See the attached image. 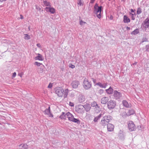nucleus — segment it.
<instances>
[{"instance_id":"19","label":"nucleus","mask_w":149,"mask_h":149,"mask_svg":"<svg viewBox=\"0 0 149 149\" xmlns=\"http://www.w3.org/2000/svg\"><path fill=\"white\" fill-rule=\"evenodd\" d=\"M37 54L38 55V56L35 57V60H38L41 61H43L44 59V58L42 55L39 54Z\"/></svg>"},{"instance_id":"27","label":"nucleus","mask_w":149,"mask_h":149,"mask_svg":"<svg viewBox=\"0 0 149 149\" xmlns=\"http://www.w3.org/2000/svg\"><path fill=\"white\" fill-rule=\"evenodd\" d=\"M101 114H100L98 116H97V117H95L94 119V122H97V121L101 117Z\"/></svg>"},{"instance_id":"1","label":"nucleus","mask_w":149,"mask_h":149,"mask_svg":"<svg viewBox=\"0 0 149 149\" xmlns=\"http://www.w3.org/2000/svg\"><path fill=\"white\" fill-rule=\"evenodd\" d=\"M68 89H63L61 87H57L55 89L56 93L59 97H63L64 98L67 97L69 93Z\"/></svg>"},{"instance_id":"10","label":"nucleus","mask_w":149,"mask_h":149,"mask_svg":"<svg viewBox=\"0 0 149 149\" xmlns=\"http://www.w3.org/2000/svg\"><path fill=\"white\" fill-rule=\"evenodd\" d=\"M113 95L116 99H119L121 96V93L117 91H114Z\"/></svg>"},{"instance_id":"13","label":"nucleus","mask_w":149,"mask_h":149,"mask_svg":"<svg viewBox=\"0 0 149 149\" xmlns=\"http://www.w3.org/2000/svg\"><path fill=\"white\" fill-rule=\"evenodd\" d=\"M142 24L145 28H148L149 26V18H146L143 23Z\"/></svg>"},{"instance_id":"18","label":"nucleus","mask_w":149,"mask_h":149,"mask_svg":"<svg viewBox=\"0 0 149 149\" xmlns=\"http://www.w3.org/2000/svg\"><path fill=\"white\" fill-rule=\"evenodd\" d=\"M84 108L85 109L86 111H89L91 108V107L90 104H86L84 106Z\"/></svg>"},{"instance_id":"26","label":"nucleus","mask_w":149,"mask_h":149,"mask_svg":"<svg viewBox=\"0 0 149 149\" xmlns=\"http://www.w3.org/2000/svg\"><path fill=\"white\" fill-rule=\"evenodd\" d=\"M139 30L138 29H136L132 31L131 34L132 35H136L139 33Z\"/></svg>"},{"instance_id":"22","label":"nucleus","mask_w":149,"mask_h":149,"mask_svg":"<svg viewBox=\"0 0 149 149\" xmlns=\"http://www.w3.org/2000/svg\"><path fill=\"white\" fill-rule=\"evenodd\" d=\"M113 90L110 86L109 88L106 90V92L109 94H111L113 92Z\"/></svg>"},{"instance_id":"35","label":"nucleus","mask_w":149,"mask_h":149,"mask_svg":"<svg viewBox=\"0 0 149 149\" xmlns=\"http://www.w3.org/2000/svg\"><path fill=\"white\" fill-rule=\"evenodd\" d=\"M69 67L72 68H74L75 66L74 65L71 64L70 65Z\"/></svg>"},{"instance_id":"48","label":"nucleus","mask_w":149,"mask_h":149,"mask_svg":"<svg viewBox=\"0 0 149 149\" xmlns=\"http://www.w3.org/2000/svg\"><path fill=\"white\" fill-rule=\"evenodd\" d=\"M95 0H91V2L92 3H93L94 2Z\"/></svg>"},{"instance_id":"41","label":"nucleus","mask_w":149,"mask_h":149,"mask_svg":"<svg viewBox=\"0 0 149 149\" xmlns=\"http://www.w3.org/2000/svg\"><path fill=\"white\" fill-rule=\"evenodd\" d=\"M146 47L147 49V50L148 51H149V45H146Z\"/></svg>"},{"instance_id":"39","label":"nucleus","mask_w":149,"mask_h":149,"mask_svg":"<svg viewBox=\"0 0 149 149\" xmlns=\"http://www.w3.org/2000/svg\"><path fill=\"white\" fill-rule=\"evenodd\" d=\"M23 73H19L18 74V75L19 76L21 77H22Z\"/></svg>"},{"instance_id":"23","label":"nucleus","mask_w":149,"mask_h":149,"mask_svg":"<svg viewBox=\"0 0 149 149\" xmlns=\"http://www.w3.org/2000/svg\"><path fill=\"white\" fill-rule=\"evenodd\" d=\"M96 85L99 86L100 87L102 88H105L107 86V84H102L100 82H98L96 83Z\"/></svg>"},{"instance_id":"12","label":"nucleus","mask_w":149,"mask_h":149,"mask_svg":"<svg viewBox=\"0 0 149 149\" xmlns=\"http://www.w3.org/2000/svg\"><path fill=\"white\" fill-rule=\"evenodd\" d=\"M114 126L111 123H108L107 125V129L108 131L109 132L113 131L114 129Z\"/></svg>"},{"instance_id":"3","label":"nucleus","mask_w":149,"mask_h":149,"mask_svg":"<svg viewBox=\"0 0 149 149\" xmlns=\"http://www.w3.org/2000/svg\"><path fill=\"white\" fill-rule=\"evenodd\" d=\"M111 120V117L110 116H105L102 119L100 124L102 126H105L107 123H109Z\"/></svg>"},{"instance_id":"4","label":"nucleus","mask_w":149,"mask_h":149,"mask_svg":"<svg viewBox=\"0 0 149 149\" xmlns=\"http://www.w3.org/2000/svg\"><path fill=\"white\" fill-rule=\"evenodd\" d=\"M66 115L69 121L77 123H80L79 120L74 118L73 115L69 112L67 113Z\"/></svg>"},{"instance_id":"34","label":"nucleus","mask_w":149,"mask_h":149,"mask_svg":"<svg viewBox=\"0 0 149 149\" xmlns=\"http://www.w3.org/2000/svg\"><path fill=\"white\" fill-rule=\"evenodd\" d=\"M78 4L80 6H81L82 4V3L81 0H78Z\"/></svg>"},{"instance_id":"33","label":"nucleus","mask_w":149,"mask_h":149,"mask_svg":"<svg viewBox=\"0 0 149 149\" xmlns=\"http://www.w3.org/2000/svg\"><path fill=\"white\" fill-rule=\"evenodd\" d=\"M35 64L36 65H37L38 66H40L42 64V63H39L38 62H36L35 63Z\"/></svg>"},{"instance_id":"38","label":"nucleus","mask_w":149,"mask_h":149,"mask_svg":"<svg viewBox=\"0 0 149 149\" xmlns=\"http://www.w3.org/2000/svg\"><path fill=\"white\" fill-rule=\"evenodd\" d=\"M69 105L71 107H73L74 106V104L73 102H70Z\"/></svg>"},{"instance_id":"14","label":"nucleus","mask_w":149,"mask_h":149,"mask_svg":"<svg viewBox=\"0 0 149 149\" xmlns=\"http://www.w3.org/2000/svg\"><path fill=\"white\" fill-rule=\"evenodd\" d=\"M28 146L26 143H22L19 146V149H28Z\"/></svg>"},{"instance_id":"43","label":"nucleus","mask_w":149,"mask_h":149,"mask_svg":"<svg viewBox=\"0 0 149 149\" xmlns=\"http://www.w3.org/2000/svg\"><path fill=\"white\" fill-rule=\"evenodd\" d=\"M49 116H50V117H53V116L52 114H51L50 113H49Z\"/></svg>"},{"instance_id":"9","label":"nucleus","mask_w":149,"mask_h":149,"mask_svg":"<svg viewBox=\"0 0 149 149\" xmlns=\"http://www.w3.org/2000/svg\"><path fill=\"white\" fill-rule=\"evenodd\" d=\"M45 9L47 12H50L51 13L54 14L55 12V9L51 6L46 7Z\"/></svg>"},{"instance_id":"20","label":"nucleus","mask_w":149,"mask_h":149,"mask_svg":"<svg viewBox=\"0 0 149 149\" xmlns=\"http://www.w3.org/2000/svg\"><path fill=\"white\" fill-rule=\"evenodd\" d=\"M67 113H65V112H62L61 115L60 116V118L62 120H66L67 118V115H66Z\"/></svg>"},{"instance_id":"2","label":"nucleus","mask_w":149,"mask_h":149,"mask_svg":"<svg viewBox=\"0 0 149 149\" xmlns=\"http://www.w3.org/2000/svg\"><path fill=\"white\" fill-rule=\"evenodd\" d=\"M102 7L98 6L97 4H95L94 6V13L97 15V17L100 19L102 16L101 10Z\"/></svg>"},{"instance_id":"15","label":"nucleus","mask_w":149,"mask_h":149,"mask_svg":"<svg viewBox=\"0 0 149 149\" xmlns=\"http://www.w3.org/2000/svg\"><path fill=\"white\" fill-rule=\"evenodd\" d=\"M135 113V111L133 109H130L128 110V112L126 113V115L127 116H129L134 114Z\"/></svg>"},{"instance_id":"42","label":"nucleus","mask_w":149,"mask_h":149,"mask_svg":"<svg viewBox=\"0 0 149 149\" xmlns=\"http://www.w3.org/2000/svg\"><path fill=\"white\" fill-rule=\"evenodd\" d=\"M20 19H23V17L22 15H20Z\"/></svg>"},{"instance_id":"11","label":"nucleus","mask_w":149,"mask_h":149,"mask_svg":"<svg viewBox=\"0 0 149 149\" xmlns=\"http://www.w3.org/2000/svg\"><path fill=\"white\" fill-rule=\"evenodd\" d=\"M83 108L84 106L82 105H79L76 107V111L79 113H81L83 111Z\"/></svg>"},{"instance_id":"46","label":"nucleus","mask_w":149,"mask_h":149,"mask_svg":"<svg viewBox=\"0 0 149 149\" xmlns=\"http://www.w3.org/2000/svg\"><path fill=\"white\" fill-rule=\"evenodd\" d=\"M131 11L132 12L134 13V10L132 9H131Z\"/></svg>"},{"instance_id":"21","label":"nucleus","mask_w":149,"mask_h":149,"mask_svg":"<svg viewBox=\"0 0 149 149\" xmlns=\"http://www.w3.org/2000/svg\"><path fill=\"white\" fill-rule=\"evenodd\" d=\"M123 21L124 23H128L130 22V19L127 16L125 15L123 17Z\"/></svg>"},{"instance_id":"40","label":"nucleus","mask_w":149,"mask_h":149,"mask_svg":"<svg viewBox=\"0 0 149 149\" xmlns=\"http://www.w3.org/2000/svg\"><path fill=\"white\" fill-rule=\"evenodd\" d=\"M36 45H37V46L39 48H41V45L40 44V43H38V44H37Z\"/></svg>"},{"instance_id":"24","label":"nucleus","mask_w":149,"mask_h":149,"mask_svg":"<svg viewBox=\"0 0 149 149\" xmlns=\"http://www.w3.org/2000/svg\"><path fill=\"white\" fill-rule=\"evenodd\" d=\"M43 3L44 5L47 7L51 6L50 5V3L49 2H47V1H43Z\"/></svg>"},{"instance_id":"47","label":"nucleus","mask_w":149,"mask_h":149,"mask_svg":"<svg viewBox=\"0 0 149 149\" xmlns=\"http://www.w3.org/2000/svg\"><path fill=\"white\" fill-rule=\"evenodd\" d=\"M126 29H127V30H130V28L128 27V26H127L126 27Z\"/></svg>"},{"instance_id":"29","label":"nucleus","mask_w":149,"mask_h":149,"mask_svg":"<svg viewBox=\"0 0 149 149\" xmlns=\"http://www.w3.org/2000/svg\"><path fill=\"white\" fill-rule=\"evenodd\" d=\"M91 105L93 107H95L97 106H98V105L97 104V103L94 101L91 103Z\"/></svg>"},{"instance_id":"44","label":"nucleus","mask_w":149,"mask_h":149,"mask_svg":"<svg viewBox=\"0 0 149 149\" xmlns=\"http://www.w3.org/2000/svg\"><path fill=\"white\" fill-rule=\"evenodd\" d=\"M93 81L94 83H96V80L95 79H93Z\"/></svg>"},{"instance_id":"25","label":"nucleus","mask_w":149,"mask_h":149,"mask_svg":"<svg viewBox=\"0 0 149 149\" xmlns=\"http://www.w3.org/2000/svg\"><path fill=\"white\" fill-rule=\"evenodd\" d=\"M45 113L49 115L50 113V107H49L48 109H46L45 110Z\"/></svg>"},{"instance_id":"8","label":"nucleus","mask_w":149,"mask_h":149,"mask_svg":"<svg viewBox=\"0 0 149 149\" xmlns=\"http://www.w3.org/2000/svg\"><path fill=\"white\" fill-rule=\"evenodd\" d=\"M79 84V81L76 80L73 81L71 84V85L74 88H77Z\"/></svg>"},{"instance_id":"28","label":"nucleus","mask_w":149,"mask_h":149,"mask_svg":"<svg viewBox=\"0 0 149 149\" xmlns=\"http://www.w3.org/2000/svg\"><path fill=\"white\" fill-rule=\"evenodd\" d=\"M24 39L25 40H29L30 39V36L27 34H24Z\"/></svg>"},{"instance_id":"16","label":"nucleus","mask_w":149,"mask_h":149,"mask_svg":"<svg viewBox=\"0 0 149 149\" xmlns=\"http://www.w3.org/2000/svg\"><path fill=\"white\" fill-rule=\"evenodd\" d=\"M122 103L124 106L126 107L129 108L131 107V104H129L126 100H123Z\"/></svg>"},{"instance_id":"36","label":"nucleus","mask_w":149,"mask_h":149,"mask_svg":"<svg viewBox=\"0 0 149 149\" xmlns=\"http://www.w3.org/2000/svg\"><path fill=\"white\" fill-rule=\"evenodd\" d=\"M52 84L50 83L48 86V88H51L52 87Z\"/></svg>"},{"instance_id":"5","label":"nucleus","mask_w":149,"mask_h":149,"mask_svg":"<svg viewBox=\"0 0 149 149\" xmlns=\"http://www.w3.org/2000/svg\"><path fill=\"white\" fill-rule=\"evenodd\" d=\"M83 86L86 89H88L91 87V84L86 78H85L84 81Z\"/></svg>"},{"instance_id":"17","label":"nucleus","mask_w":149,"mask_h":149,"mask_svg":"<svg viewBox=\"0 0 149 149\" xmlns=\"http://www.w3.org/2000/svg\"><path fill=\"white\" fill-rule=\"evenodd\" d=\"M109 98L107 97H104L102 98L101 100V102L102 104H105L108 101Z\"/></svg>"},{"instance_id":"31","label":"nucleus","mask_w":149,"mask_h":149,"mask_svg":"<svg viewBox=\"0 0 149 149\" xmlns=\"http://www.w3.org/2000/svg\"><path fill=\"white\" fill-rule=\"evenodd\" d=\"M142 11L141 8H139L137 9V14L139 15L141 13Z\"/></svg>"},{"instance_id":"6","label":"nucleus","mask_w":149,"mask_h":149,"mask_svg":"<svg viewBox=\"0 0 149 149\" xmlns=\"http://www.w3.org/2000/svg\"><path fill=\"white\" fill-rule=\"evenodd\" d=\"M116 105V103L115 101L110 100L107 103V107L109 109H113Z\"/></svg>"},{"instance_id":"45","label":"nucleus","mask_w":149,"mask_h":149,"mask_svg":"<svg viewBox=\"0 0 149 149\" xmlns=\"http://www.w3.org/2000/svg\"><path fill=\"white\" fill-rule=\"evenodd\" d=\"M6 0H0V1L1 2H3V1H6Z\"/></svg>"},{"instance_id":"37","label":"nucleus","mask_w":149,"mask_h":149,"mask_svg":"<svg viewBox=\"0 0 149 149\" xmlns=\"http://www.w3.org/2000/svg\"><path fill=\"white\" fill-rule=\"evenodd\" d=\"M16 75V73L15 72H14L13 73V74L12 75V78H13L15 77Z\"/></svg>"},{"instance_id":"30","label":"nucleus","mask_w":149,"mask_h":149,"mask_svg":"<svg viewBox=\"0 0 149 149\" xmlns=\"http://www.w3.org/2000/svg\"><path fill=\"white\" fill-rule=\"evenodd\" d=\"M130 14L131 15V17L132 19L133 20H134L135 19V17L136 16V15L135 13H134V14H132L131 13H130Z\"/></svg>"},{"instance_id":"7","label":"nucleus","mask_w":149,"mask_h":149,"mask_svg":"<svg viewBox=\"0 0 149 149\" xmlns=\"http://www.w3.org/2000/svg\"><path fill=\"white\" fill-rule=\"evenodd\" d=\"M128 127L130 131H134L136 129V127L134 123L131 121L129 122L128 124Z\"/></svg>"},{"instance_id":"32","label":"nucleus","mask_w":149,"mask_h":149,"mask_svg":"<svg viewBox=\"0 0 149 149\" xmlns=\"http://www.w3.org/2000/svg\"><path fill=\"white\" fill-rule=\"evenodd\" d=\"M86 23L85 22H84L82 20H80V24L82 26L84 25V24Z\"/></svg>"}]
</instances>
